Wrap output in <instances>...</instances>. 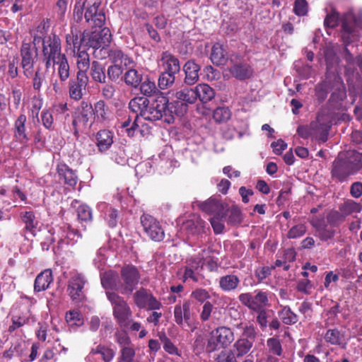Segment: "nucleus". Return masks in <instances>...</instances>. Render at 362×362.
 Returning a JSON list of instances; mask_svg holds the SVG:
<instances>
[{"instance_id": "20", "label": "nucleus", "mask_w": 362, "mask_h": 362, "mask_svg": "<svg viewBox=\"0 0 362 362\" xmlns=\"http://www.w3.org/2000/svg\"><path fill=\"white\" fill-rule=\"evenodd\" d=\"M96 146L100 153L107 151L113 143L112 133L107 129L100 130L95 134Z\"/></svg>"}, {"instance_id": "56", "label": "nucleus", "mask_w": 362, "mask_h": 362, "mask_svg": "<svg viewBox=\"0 0 362 362\" xmlns=\"http://www.w3.org/2000/svg\"><path fill=\"white\" fill-rule=\"evenodd\" d=\"M339 19V13L336 11H332L331 13L327 14L324 21V25L325 28H334L337 26Z\"/></svg>"}, {"instance_id": "59", "label": "nucleus", "mask_w": 362, "mask_h": 362, "mask_svg": "<svg viewBox=\"0 0 362 362\" xmlns=\"http://www.w3.org/2000/svg\"><path fill=\"white\" fill-rule=\"evenodd\" d=\"M135 351L132 346H125L121 350L120 359L123 362H132L134 361Z\"/></svg>"}, {"instance_id": "46", "label": "nucleus", "mask_w": 362, "mask_h": 362, "mask_svg": "<svg viewBox=\"0 0 362 362\" xmlns=\"http://www.w3.org/2000/svg\"><path fill=\"white\" fill-rule=\"evenodd\" d=\"M91 352L94 354H100L105 362H110L115 356V352L112 349L102 345L98 346L95 349H93Z\"/></svg>"}, {"instance_id": "16", "label": "nucleus", "mask_w": 362, "mask_h": 362, "mask_svg": "<svg viewBox=\"0 0 362 362\" xmlns=\"http://www.w3.org/2000/svg\"><path fill=\"white\" fill-rule=\"evenodd\" d=\"M84 284L85 281L81 275H75L69 279L67 291L73 300L79 301L83 298Z\"/></svg>"}, {"instance_id": "31", "label": "nucleus", "mask_w": 362, "mask_h": 362, "mask_svg": "<svg viewBox=\"0 0 362 362\" xmlns=\"http://www.w3.org/2000/svg\"><path fill=\"white\" fill-rule=\"evenodd\" d=\"M315 228V235L322 241L332 240L336 234V230L332 228H328L327 225L322 223L313 224Z\"/></svg>"}, {"instance_id": "5", "label": "nucleus", "mask_w": 362, "mask_h": 362, "mask_svg": "<svg viewBox=\"0 0 362 362\" xmlns=\"http://www.w3.org/2000/svg\"><path fill=\"white\" fill-rule=\"evenodd\" d=\"M234 334L227 327H219L210 333L206 347V351L213 352L221 348H225L233 342Z\"/></svg>"}, {"instance_id": "60", "label": "nucleus", "mask_w": 362, "mask_h": 362, "mask_svg": "<svg viewBox=\"0 0 362 362\" xmlns=\"http://www.w3.org/2000/svg\"><path fill=\"white\" fill-rule=\"evenodd\" d=\"M293 11L297 16H305L308 12L307 1L305 0H296Z\"/></svg>"}, {"instance_id": "43", "label": "nucleus", "mask_w": 362, "mask_h": 362, "mask_svg": "<svg viewBox=\"0 0 362 362\" xmlns=\"http://www.w3.org/2000/svg\"><path fill=\"white\" fill-rule=\"evenodd\" d=\"M175 81V76L165 71H163L158 78V87L165 90L171 87Z\"/></svg>"}, {"instance_id": "28", "label": "nucleus", "mask_w": 362, "mask_h": 362, "mask_svg": "<svg viewBox=\"0 0 362 362\" xmlns=\"http://www.w3.org/2000/svg\"><path fill=\"white\" fill-rule=\"evenodd\" d=\"M197 98L202 103L211 101L215 97L214 90L208 84L202 83L195 87Z\"/></svg>"}, {"instance_id": "24", "label": "nucleus", "mask_w": 362, "mask_h": 362, "mask_svg": "<svg viewBox=\"0 0 362 362\" xmlns=\"http://www.w3.org/2000/svg\"><path fill=\"white\" fill-rule=\"evenodd\" d=\"M346 98V93L345 87L343 84H340L331 94L329 103L333 109L341 110L343 107L342 103Z\"/></svg>"}, {"instance_id": "47", "label": "nucleus", "mask_w": 362, "mask_h": 362, "mask_svg": "<svg viewBox=\"0 0 362 362\" xmlns=\"http://www.w3.org/2000/svg\"><path fill=\"white\" fill-rule=\"evenodd\" d=\"M122 73L123 68L121 65L113 64L108 66L106 76L110 81L115 82L119 79Z\"/></svg>"}, {"instance_id": "55", "label": "nucleus", "mask_w": 362, "mask_h": 362, "mask_svg": "<svg viewBox=\"0 0 362 362\" xmlns=\"http://www.w3.org/2000/svg\"><path fill=\"white\" fill-rule=\"evenodd\" d=\"M329 91V86L327 82H323L317 86L315 95L320 103H322L327 98Z\"/></svg>"}, {"instance_id": "21", "label": "nucleus", "mask_w": 362, "mask_h": 362, "mask_svg": "<svg viewBox=\"0 0 362 362\" xmlns=\"http://www.w3.org/2000/svg\"><path fill=\"white\" fill-rule=\"evenodd\" d=\"M143 76V73L141 71H139L133 68H129L124 73L122 79L124 81L127 86L133 88H137L139 85H141V82L144 79Z\"/></svg>"}, {"instance_id": "50", "label": "nucleus", "mask_w": 362, "mask_h": 362, "mask_svg": "<svg viewBox=\"0 0 362 362\" xmlns=\"http://www.w3.org/2000/svg\"><path fill=\"white\" fill-rule=\"evenodd\" d=\"M324 55L327 66H332L338 63V57L334 48L332 46H327L324 49Z\"/></svg>"}, {"instance_id": "1", "label": "nucleus", "mask_w": 362, "mask_h": 362, "mask_svg": "<svg viewBox=\"0 0 362 362\" xmlns=\"http://www.w3.org/2000/svg\"><path fill=\"white\" fill-rule=\"evenodd\" d=\"M362 170V153L357 151L340 153L330 168L332 179L337 183L347 182L350 177Z\"/></svg>"}, {"instance_id": "40", "label": "nucleus", "mask_w": 362, "mask_h": 362, "mask_svg": "<svg viewBox=\"0 0 362 362\" xmlns=\"http://www.w3.org/2000/svg\"><path fill=\"white\" fill-rule=\"evenodd\" d=\"M77 51V68L78 70L88 71L90 67L89 54L86 49H76Z\"/></svg>"}, {"instance_id": "8", "label": "nucleus", "mask_w": 362, "mask_h": 362, "mask_svg": "<svg viewBox=\"0 0 362 362\" xmlns=\"http://www.w3.org/2000/svg\"><path fill=\"white\" fill-rule=\"evenodd\" d=\"M230 66L228 71L230 74L240 81L250 78L253 74L251 66L240 59L238 54H233L229 58Z\"/></svg>"}, {"instance_id": "29", "label": "nucleus", "mask_w": 362, "mask_h": 362, "mask_svg": "<svg viewBox=\"0 0 362 362\" xmlns=\"http://www.w3.org/2000/svg\"><path fill=\"white\" fill-rule=\"evenodd\" d=\"M25 122L26 117L24 115H21L15 122L14 136L17 140L22 144H25L29 140V138L25 133Z\"/></svg>"}, {"instance_id": "26", "label": "nucleus", "mask_w": 362, "mask_h": 362, "mask_svg": "<svg viewBox=\"0 0 362 362\" xmlns=\"http://www.w3.org/2000/svg\"><path fill=\"white\" fill-rule=\"evenodd\" d=\"M60 179H63L66 185L74 187L78 181V177L75 172L66 165H63L57 168Z\"/></svg>"}, {"instance_id": "14", "label": "nucleus", "mask_w": 362, "mask_h": 362, "mask_svg": "<svg viewBox=\"0 0 362 362\" xmlns=\"http://www.w3.org/2000/svg\"><path fill=\"white\" fill-rule=\"evenodd\" d=\"M199 207L209 214L223 216L228 214L229 206L216 198L211 197L207 201L199 204Z\"/></svg>"}, {"instance_id": "15", "label": "nucleus", "mask_w": 362, "mask_h": 362, "mask_svg": "<svg viewBox=\"0 0 362 362\" xmlns=\"http://www.w3.org/2000/svg\"><path fill=\"white\" fill-rule=\"evenodd\" d=\"M185 73L184 83L187 86H192L199 80V72L201 66L195 59L187 60L182 66Z\"/></svg>"}, {"instance_id": "3", "label": "nucleus", "mask_w": 362, "mask_h": 362, "mask_svg": "<svg viewBox=\"0 0 362 362\" xmlns=\"http://www.w3.org/2000/svg\"><path fill=\"white\" fill-rule=\"evenodd\" d=\"M168 98L163 93H159L151 102L149 101L144 111L143 118L145 120L155 122L163 118L164 122L168 117Z\"/></svg>"}, {"instance_id": "35", "label": "nucleus", "mask_w": 362, "mask_h": 362, "mask_svg": "<svg viewBox=\"0 0 362 362\" xmlns=\"http://www.w3.org/2000/svg\"><path fill=\"white\" fill-rule=\"evenodd\" d=\"M239 283V278L233 274L221 276L219 280L220 287L225 291H230L235 289Z\"/></svg>"}, {"instance_id": "17", "label": "nucleus", "mask_w": 362, "mask_h": 362, "mask_svg": "<svg viewBox=\"0 0 362 362\" xmlns=\"http://www.w3.org/2000/svg\"><path fill=\"white\" fill-rule=\"evenodd\" d=\"M188 106L186 103L176 99V100L169 103L168 109L167 110L168 117L165 119V122L168 124H172L175 121V115L178 117H182L188 110Z\"/></svg>"}, {"instance_id": "36", "label": "nucleus", "mask_w": 362, "mask_h": 362, "mask_svg": "<svg viewBox=\"0 0 362 362\" xmlns=\"http://www.w3.org/2000/svg\"><path fill=\"white\" fill-rule=\"evenodd\" d=\"M141 93L146 97H151L155 95L156 93H159L157 89L156 84L153 81H150L148 76L141 82V85L139 86Z\"/></svg>"}, {"instance_id": "27", "label": "nucleus", "mask_w": 362, "mask_h": 362, "mask_svg": "<svg viewBox=\"0 0 362 362\" xmlns=\"http://www.w3.org/2000/svg\"><path fill=\"white\" fill-rule=\"evenodd\" d=\"M90 75L95 82L100 83H106L107 76L105 66L98 61L92 62L90 67Z\"/></svg>"}, {"instance_id": "30", "label": "nucleus", "mask_w": 362, "mask_h": 362, "mask_svg": "<svg viewBox=\"0 0 362 362\" xmlns=\"http://www.w3.org/2000/svg\"><path fill=\"white\" fill-rule=\"evenodd\" d=\"M210 58L213 64L217 66L224 65L228 61L225 50L218 43L212 47Z\"/></svg>"}, {"instance_id": "51", "label": "nucleus", "mask_w": 362, "mask_h": 362, "mask_svg": "<svg viewBox=\"0 0 362 362\" xmlns=\"http://www.w3.org/2000/svg\"><path fill=\"white\" fill-rule=\"evenodd\" d=\"M78 218L81 221H90L92 220V212L90 208L85 204L80 205L77 209Z\"/></svg>"}, {"instance_id": "11", "label": "nucleus", "mask_w": 362, "mask_h": 362, "mask_svg": "<svg viewBox=\"0 0 362 362\" xmlns=\"http://www.w3.org/2000/svg\"><path fill=\"white\" fill-rule=\"evenodd\" d=\"M43 56H47L49 59H52L53 64L55 62L66 57L64 54L61 52V40L58 36L53 35L52 37L49 36L43 40Z\"/></svg>"}, {"instance_id": "57", "label": "nucleus", "mask_w": 362, "mask_h": 362, "mask_svg": "<svg viewBox=\"0 0 362 362\" xmlns=\"http://www.w3.org/2000/svg\"><path fill=\"white\" fill-rule=\"evenodd\" d=\"M82 88L75 81H71L69 85L70 97L76 100H80L82 97Z\"/></svg>"}, {"instance_id": "7", "label": "nucleus", "mask_w": 362, "mask_h": 362, "mask_svg": "<svg viewBox=\"0 0 362 362\" xmlns=\"http://www.w3.org/2000/svg\"><path fill=\"white\" fill-rule=\"evenodd\" d=\"M356 25L362 28V25L358 23L352 14L346 15L341 25V37L345 44L344 56L352 54L347 48V45L354 42L358 36L357 30L355 28Z\"/></svg>"}, {"instance_id": "33", "label": "nucleus", "mask_w": 362, "mask_h": 362, "mask_svg": "<svg viewBox=\"0 0 362 362\" xmlns=\"http://www.w3.org/2000/svg\"><path fill=\"white\" fill-rule=\"evenodd\" d=\"M175 98L179 99L187 105H192L197 101L195 87L194 88H184L175 93Z\"/></svg>"}, {"instance_id": "4", "label": "nucleus", "mask_w": 362, "mask_h": 362, "mask_svg": "<svg viewBox=\"0 0 362 362\" xmlns=\"http://www.w3.org/2000/svg\"><path fill=\"white\" fill-rule=\"evenodd\" d=\"M111 37L110 30L107 28H103L100 30H96L93 32L84 30L82 33L83 47L94 49L100 47L104 48L110 43Z\"/></svg>"}, {"instance_id": "38", "label": "nucleus", "mask_w": 362, "mask_h": 362, "mask_svg": "<svg viewBox=\"0 0 362 362\" xmlns=\"http://www.w3.org/2000/svg\"><path fill=\"white\" fill-rule=\"evenodd\" d=\"M279 317L286 325H293L298 321V315L288 306H284L279 312Z\"/></svg>"}, {"instance_id": "63", "label": "nucleus", "mask_w": 362, "mask_h": 362, "mask_svg": "<svg viewBox=\"0 0 362 362\" xmlns=\"http://www.w3.org/2000/svg\"><path fill=\"white\" fill-rule=\"evenodd\" d=\"M64 232L66 233L65 237L71 240L77 241L81 238V234L77 229L72 228L70 225L64 226Z\"/></svg>"}, {"instance_id": "37", "label": "nucleus", "mask_w": 362, "mask_h": 362, "mask_svg": "<svg viewBox=\"0 0 362 362\" xmlns=\"http://www.w3.org/2000/svg\"><path fill=\"white\" fill-rule=\"evenodd\" d=\"M253 342L250 340L240 339L234 344L236 353L235 354L237 357L243 356L247 354L252 347Z\"/></svg>"}, {"instance_id": "6", "label": "nucleus", "mask_w": 362, "mask_h": 362, "mask_svg": "<svg viewBox=\"0 0 362 362\" xmlns=\"http://www.w3.org/2000/svg\"><path fill=\"white\" fill-rule=\"evenodd\" d=\"M120 288L121 293L130 295L139 283L140 274L139 270L133 265H127L121 269Z\"/></svg>"}, {"instance_id": "13", "label": "nucleus", "mask_w": 362, "mask_h": 362, "mask_svg": "<svg viewBox=\"0 0 362 362\" xmlns=\"http://www.w3.org/2000/svg\"><path fill=\"white\" fill-rule=\"evenodd\" d=\"M312 139L319 143H325L328 139L331 124L328 122L322 121L319 117L310 122Z\"/></svg>"}, {"instance_id": "42", "label": "nucleus", "mask_w": 362, "mask_h": 362, "mask_svg": "<svg viewBox=\"0 0 362 362\" xmlns=\"http://www.w3.org/2000/svg\"><path fill=\"white\" fill-rule=\"evenodd\" d=\"M21 218L25 224L24 230L33 233L35 228L37 222H35V216L33 211H25L21 213Z\"/></svg>"}, {"instance_id": "54", "label": "nucleus", "mask_w": 362, "mask_h": 362, "mask_svg": "<svg viewBox=\"0 0 362 362\" xmlns=\"http://www.w3.org/2000/svg\"><path fill=\"white\" fill-rule=\"evenodd\" d=\"M149 295L146 290L141 289L134 293V300L136 304L141 308L145 307L147 304Z\"/></svg>"}, {"instance_id": "61", "label": "nucleus", "mask_w": 362, "mask_h": 362, "mask_svg": "<svg viewBox=\"0 0 362 362\" xmlns=\"http://www.w3.org/2000/svg\"><path fill=\"white\" fill-rule=\"evenodd\" d=\"M267 346L269 348L270 352L273 354L280 356L281 354L282 349L281 345L278 339L270 338L267 340Z\"/></svg>"}, {"instance_id": "18", "label": "nucleus", "mask_w": 362, "mask_h": 362, "mask_svg": "<svg viewBox=\"0 0 362 362\" xmlns=\"http://www.w3.org/2000/svg\"><path fill=\"white\" fill-rule=\"evenodd\" d=\"M160 60L163 62L164 71L173 74L180 73V64L179 59L169 52H163L161 54Z\"/></svg>"}, {"instance_id": "19", "label": "nucleus", "mask_w": 362, "mask_h": 362, "mask_svg": "<svg viewBox=\"0 0 362 362\" xmlns=\"http://www.w3.org/2000/svg\"><path fill=\"white\" fill-rule=\"evenodd\" d=\"M101 284L106 290H116L121 293L120 279L119 275L113 272H105L100 276Z\"/></svg>"}, {"instance_id": "64", "label": "nucleus", "mask_w": 362, "mask_h": 362, "mask_svg": "<svg viewBox=\"0 0 362 362\" xmlns=\"http://www.w3.org/2000/svg\"><path fill=\"white\" fill-rule=\"evenodd\" d=\"M349 193L353 198L358 199L362 195V182L360 181L354 182L349 189Z\"/></svg>"}, {"instance_id": "62", "label": "nucleus", "mask_w": 362, "mask_h": 362, "mask_svg": "<svg viewBox=\"0 0 362 362\" xmlns=\"http://www.w3.org/2000/svg\"><path fill=\"white\" fill-rule=\"evenodd\" d=\"M45 80V74L44 72L41 71L40 69H37L35 71L33 79V88L36 90H40L43 81Z\"/></svg>"}, {"instance_id": "23", "label": "nucleus", "mask_w": 362, "mask_h": 362, "mask_svg": "<svg viewBox=\"0 0 362 362\" xmlns=\"http://www.w3.org/2000/svg\"><path fill=\"white\" fill-rule=\"evenodd\" d=\"M109 59L116 65H124L125 67L134 64V61L125 54L122 50L117 49H110L108 52Z\"/></svg>"}, {"instance_id": "9", "label": "nucleus", "mask_w": 362, "mask_h": 362, "mask_svg": "<svg viewBox=\"0 0 362 362\" xmlns=\"http://www.w3.org/2000/svg\"><path fill=\"white\" fill-rule=\"evenodd\" d=\"M141 223L146 235L153 241L163 240L165 233L160 223L152 216L144 214L141 217Z\"/></svg>"}, {"instance_id": "12", "label": "nucleus", "mask_w": 362, "mask_h": 362, "mask_svg": "<svg viewBox=\"0 0 362 362\" xmlns=\"http://www.w3.org/2000/svg\"><path fill=\"white\" fill-rule=\"evenodd\" d=\"M37 54V48L33 49L30 42H23L21 48V66L24 69V74L28 78L30 77L33 74V68Z\"/></svg>"}, {"instance_id": "39", "label": "nucleus", "mask_w": 362, "mask_h": 362, "mask_svg": "<svg viewBox=\"0 0 362 362\" xmlns=\"http://www.w3.org/2000/svg\"><path fill=\"white\" fill-rule=\"evenodd\" d=\"M229 216L226 217V222L228 225L235 226L240 224L243 220V215L240 209L235 205H233L230 209L229 208L228 213Z\"/></svg>"}, {"instance_id": "2", "label": "nucleus", "mask_w": 362, "mask_h": 362, "mask_svg": "<svg viewBox=\"0 0 362 362\" xmlns=\"http://www.w3.org/2000/svg\"><path fill=\"white\" fill-rule=\"evenodd\" d=\"M108 300L113 305V315L122 328H128L132 323V311L126 301L114 292H106Z\"/></svg>"}, {"instance_id": "49", "label": "nucleus", "mask_w": 362, "mask_h": 362, "mask_svg": "<svg viewBox=\"0 0 362 362\" xmlns=\"http://www.w3.org/2000/svg\"><path fill=\"white\" fill-rule=\"evenodd\" d=\"M72 37L74 38V51L76 49H80L83 47L82 43V33H81V29L76 25L71 26L70 33H69Z\"/></svg>"}, {"instance_id": "25", "label": "nucleus", "mask_w": 362, "mask_h": 362, "mask_svg": "<svg viewBox=\"0 0 362 362\" xmlns=\"http://www.w3.org/2000/svg\"><path fill=\"white\" fill-rule=\"evenodd\" d=\"M52 280L53 278L51 270L46 269L41 272L35 279L34 284L35 291L40 292L46 290Z\"/></svg>"}, {"instance_id": "52", "label": "nucleus", "mask_w": 362, "mask_h": 362, "mask_svg": "<svg viewBox=\"0 0 362 362\" xmlns=\"http://www.w3.org/2000/svg\"><path fill=\"white\" fill-rule=\"evenodd\" d=\"M81 119L80 120L83 122V124H87L89 121L90 118L92 117L93 112V109L90 104H88L85 102H82L81 103Z\"/></svg>"}, {"instance_id": "10", "label": "nucleus", "mask_w": 362, "mask_h": 362, "mask_svg": "<svg viewBox=\"0 0 362 362\" xmlns=\"http://www.w3.org/2000/svg\"><path fill=\"white\" fill-rule=\"evenodd\" d=\"M256 294L242 293L239 296V300L245 306L253 310H260L268 304V296L266 292L255 291Z\"/></svg>"}, {"instance_id": "22", "label": "nucleus", "mask_w": 362, "mask_h": 362, "mask_svg": "<svg viewBox=\"0 0 362 362\" xmlns=\"http://www.w3.org/2000/svg\"><path fill=\"white\" fill-rule=\"evenodd\" d=\"M185 228L192 234L205 233L206 230H209L207 223L199 216H196L192 219L187 221Z\"/></svg>"}, {"instance_id": "32", "label": "nucleus", "mask_w": 362, "mask_h": 362, "mask_svg": "<svg viewBox=\"0 0 362 362\" xmlns=\"http://www.w3.org/2000/svg\"><path fill=\"white\" fill-rule=\"evenodd\" d=\"M148 103L149 100L147 98L136 97L129 101V108L132 112L136 113V115L139 112V115L143 117L144 111Z\"/></svg>"}, {"instance_id": "44", "label": "nucleus", "mask_w": 362, "mask_h": 362, "mask_svg": "<svg viewBox=\"0 0 362 362\" xmlns=\"http://www.w3.org/2000/svg\"><path fill=\"white\" fill-rule=\"evenodd\" d=\"M226 216L227 215H214L209 219L211 225L216 234H221L223 232V230L225 228L223 221H226Z\"/></svg>"}, {"instance_id": "34", "label": "nucleus", "mask_w": 362, "mask_h": 362, "mask_svg": "<svg viewBox=\"0 0 362 362\" xmlns=\"http://www.w3.org/2000/svg\"><path fill=\"white\" fill-rule=\"evenodd\" d=\"M339 210L343 216H347L354 213H359L362 210V204L352 199H347L339 206Z\"/></svg>"}, {"instance_id": "53", "label": "nucleus", "mask_w": 362, "mask_h": 362, "mask_svg": "<svg viewBox=\"0 0 362 362\" xmlns=\"http://www.w3.org/2000/svg\"><path fill=\"white\" fill-rule=\"evenodd\" d=\"M66 320L70 323L71 326H81L83 324L81 315L76 310H71L66 314Z\"/></svg>"}, {"instance_id": "58", "label": "nucleus", "mask_w": 362, "mask_h": 362, "mask_svg": "<svg viewBox=\"0 0 362 362\" xmlns=\"http://www.w3.org/2000/svg\"><path fill=\"white\" fill-rule=\"evenodd\" d=\"M306 232V227L303 224H299L292 227L288 232V238H297L303 235Z\"/></svg>"}, {"instance_id": "45", "label": "nucleus", "mask_w": 362, "mask_h": 362, "mask_svg": "<svg viewBox=\"0 0 362 362\" xmlns=\"http://www.w3.org/2000/svg\"><path fill=\"white\" fill-rule=\"evenodd\" d=\"M59 65L58 74L62 81H65L69 77V65L66 57H62L55 62Z\"/></svg>"}, {"instance_id": "48", "label": "nucleus", "mask_w": 362, "mask_h": 362, "mask_svg": "<svg viewBox=\"0 0 362 362\" xmlns=\"http://www.w3.org/2000/svg\"><path fill=\"white\" fill-rule=\"evenodd\" d=\"M108 106L103 100H99L95 104L93 112L98 118L100 117L103 120L106 119L108 117Z\"/></svg>"}, {"instance_id": "41", "label": "nucleus", "mask_w": 362, "mask_h": 362, "mask_svg": "<svg viewBox=\"0 0 362 362\" xmlns=\"http://www.w3.org/2000/svg\"><path fill=\"white\" fill-rule=\"evenodd\" d=\"M231 117V112L227 107H218L213 113V118L217 123L227 122Z\"/></svg>"}]
</instances>
